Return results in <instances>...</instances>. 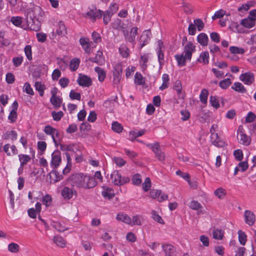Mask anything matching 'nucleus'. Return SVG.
Wrapping results in <instances>:
<instances>
[{
  "label": "nucleus",
  "mask_w": 256,
  "mask_h": 256,
  "mask_svg": "<svg viewBox=\"0 0 256 256\" xmlns=\"http://www.w3.org/2000/svg\"><path fill=\"white\" fill-rule=\"evenodd\" d=\"M102 194L104 196V198L108 200L112 198L114 195V190L106 186L102 187Z\"/></svg>",
  "instance_id": "obj_28"
},
{
  "label": "nucleus",
  "mask_w": 256,
  "mask_h": 256,
  "mask_svg": "<svg viewBox=\"0 0 256 256\" xmlns=\"http://www.w3.org/2000/svg\"><path fill=\"white\" fill-rule=\"evenodd\" d=\"M208 96V90L206 89H202L200 95V100L202 104H205L207 103Z\"/></svg>",
  "instance_id": "obj_44"
},
{
  "label": "nucleus",
  "mask_w": 256,
  "mask_h": 256,
  "mask_svg": "<svg viewBox=\"0 0 256 256\" xmlns=\"http://www.w3.org/2000/svg\"><path fill=\"white\" fill-rule=\"evenodd\" d=\"M80 60L77 58H73L71 60L70 63V68L72 71L76 70L80 66Z\"/></svg>",
  "instance_id": "obj_36"
},
{
  "label": "nucleus",
  "mask_w": 256,
  "mask_h": 256,
  "mask_svg": "<svg viewBox=\"0 0 256 256\" xmlns=\"http://www.w3.org/2000/svg\"><path fill=\"white\" fill-rule=\"evenodd\" d=\"M74 182L77 188L84 189L93 188L98 183L92 176L82 174H76Z\"/></svg>",
  "instance_id": "obj_2"
},
{
  "label": "nucleus",
  "mask_w": 256,
  "mask_h": 256,
  "mask_svg": "<svg viewBox=\"0 0 256 256\" xmlns=\"http://www.w3.org/2000/svg\"><path fill=\"white\" fill-rule=\"evenodd\" d=\"M20 164L24 166L30 160V157L26 154H20L18 156Z\"/></svg>",
  "instance_id": "obj_47"
},
{
  "label": "nucleus",
  "mask_w": 256,
  "mask_h": 256,
  "mask_svg": "<svg viewBox=\"0 0 256 256\" xmlns=\"http://www.w3.org/2000/svg\"><path fill=\"white\" fill-rule=\"evenodd\" d=\"M175 59L176 60L178 65L179 66H183L186 65V62H190L191 60H188L186 58V55L184 54H176L174 56Z\"/></svg>",
  "instance_id": "obj_24"
},
{
  "label": "nucleus",
  "mask_w": 256,
  "mask_h": 256,
  "mask_svg": "<svg viewBox=\"0 0 256 256\" xmlns=\"http://www.w3.org/2000/svg\"><path fill=\"white\" fill-rule=\"evenodd\" d=\"M232 84V81L230 78H226L222 80H220L219 83L220 86L222 89L228 88Z\"/></svg>",
  "instance_id": "obj_50"
},
{
  "label": "nucleus",
  "mask_w": 256,
  "mask_h": 256,
  "mask_svg": "<svg viewBox=\"0 0 256 256\" xmlns=\"http://www.w3.org/2000/svg\"><path fill=\"white\" fill-rule=\"evenodd\" d=\"M66 159H67V164L65 168L63 170V173L64 174H68L70 172L71 167V158L70 154L68 152L66 153Z\"/></svg>",
  "instance_id": "obj_57"
},
{
  "label": "nucleus",
  "mask_w": 256,
  "mask_h": 256,
  "mask_svg": "<svg viewBox=\"0 0 256 256\" xmlns=\"http://www.w3.org/2000/svg\"><path fill=\"white\" fill-rule=\"evenodd\" d=\"M25 54L28 60H32V46L30 45H27L24 48Z\"/></svg>",
  "instance_id": "obj_62"
},
{
  "label": "nucleus",
  "mask_w": 256,
  "mask_h": 256,
  "mask_svg": "<svg viewBox=\"0 0 256 256\" xmlns=\"http://www.w3.org/2000/svg\"><path fill=\"white\" fill-rule=\"evenodd\" d=\"M143 221V218L141 216L135 215L131 218L130 226L140 225Z\"/></svg>",
  "instance_id": "obj_42"
},
{
  "label": "nucleus",
  "mask_w": 256,
  "mask_h": 256,
  "mask_svg": "<svg viewBox=\"0 0 256 256\" xmlns=\"http://www.w3.org/2000/svg\"><path fill=\"white\" fill-rule=\"evenodd\" d=\"M238 241L240 244L244 246L247 240V236L246 233L242 230H239L238 232Z\"/></svg>",
  "instance_id": "obj_45"
},
{
  "label": "nucleus",
  "mask_w": 256,
  "mask_h": 256,
  "mask_svg": "<svg viewBox=\"0 0 256 256\" xmlns=\"http://www.w3.org/2000/svg\"><path fill=\"white\" fill-rule=\"evenodd\" d=\"M224 232L222 230L216 229L213 231V238L216 240H222L223 238Z\"/></svg>",
  "instance_id": "obj_53"
},
{
  "label": "nucleus",
  "mask_w": 256,
  "mask_h": 256,
  "mask_svg": "<svg viewBox=\"0 0 256 256\" xmlns=\"http://www.w3.org/2000/svg\"><path fill=\"white\" fill-rule=\"evenodd\" d=\"M80 43L82 48L86 53H90L91 48L89 43V40L86 38H82L80 39Z\"/></svg>",
  "instance_id": "obj_27"
},
{
  "label": "nucleus",
  "mask_w": 256,
  "mask_h": 256,
  "mask_svg": "<svg viewBox=\"0 0 256 256\" xmlns=\"http://www.w3.org/2000/svg\"><path fill=\"white\" fill-rule=\"evenodd\" d=\"M8 249L9 252L12 253H17L20 250V246L16 243H10L8 246Z\"/></svg>",
  "instance_id": "obj_51"
},
{
  "label": "nucleus",
  "mask_w": 256,
  "mask_h": 256,
  "mask_svg": "<svg viewBox=\"0 0 256 256\" xmlns=\"http://www.w3.org/2000/svg\"><path fill=\"white\" fill-rule=\"evenodd\" d=\"M94 71L98 74V81L103 82L106 77V72L104 70L101 68L96 66L94 68Z\"/></svg>",
  "instance_id": "obj_33"
},
{
  "label": "nucleus",
  "mask_w": 256,
  "mask_h": 256,
  "mask_svg": "<svg viewBox=\"0 0 256 256\" xmlns=\"http://www.w3.org/2000/svg\"><path fill=\"white\" fill-rule=\"evenodd\" d=\"M56 34L60 36H64L66 33V28L62 22H59L56 26Z\"/></svg>",
  "instance_id": "obj_30"
},
{
  "label": "nucleus",
  "mask_w": 256,
  "mask_h": 256,
  "mask_svg": "<svg viewBox=\"0 0 256 256\" xmlns=\"http://www.w3.org/2000/svg\"><path fill=\"white\" fill-rule=\"evenodd\" d=\"M151 36L152 34L150 30H145L142 32L139 40L141 48L149 43Z\"/></svg>",
  "instance_id": "obj_13"
},
{
  "label": "nucleus",
  "mask_w": 256,
  "mask_h": 256,
  "mask_svg": "<svg viewBox=\"0 0 256 256\" xmlns=\"http://www.w3.org/2000/svg\"><path fill=\"white\" fill-rule=\"evenodd\" d=\"M52 226L58 232H62L68 229L65 224L62 221H52Z\"/></svg>",
  "instance_id": "obj_22"
},
{
  "label": "nucleus",
  "mask_w": 256,
  "mask_h": 256,
  "mask_svg": "<svg viewBox=\"0 0 256 256\" xmlns=\"http://www.w3.org/2000/svg\"><path fill=\"white\" fill-rule=\"evenodd\" d=\"M119 51L122 56L124 58H127L129 56L128 49L124 44L120 45Z\"/></svg>",
  "instance_id": "obj_55"
},
{
  "label": "nucleus",
  "mask_w": 256,
  "mask_h": 256,
  "mask_svg": "<svg viewBox=\"0 0 256 256\" xmlns=\"http://www.w3.org/2000/svg\"><path fill=\"white\" fill-rule=\"evenodd\" d=\"M209 58V54L208 52H202L200 55L199 58H198V61L200 63H202L203 64H206L208 63Z\"/></svg>",
  "instance_id": "obj_37"
},
{
  "label": "nucleus",
  "mask_w": 256,
  "mask_h": 256,
  "mask_svg": "<svg viewBox=\"0 0 256 256\" xmlns=\"http://www.w3.org/2000/svg\"><path fill=\"white\" fill-rule=\"evenodd\" d=\"M58 88L56 87L52 88L50 90L52 96L50 98V102L54 107L56 108L60 107L62 100V98L58 96Z\"/></svg>",
  "instance_id": "obj_7"
},
{
  "label": "nucleus",
  "mask_w": 256,
  "mask_h": 256,
  "mask_svg": "<svg viewBox=\"0 0 256 256\" xmlns=\"http://www.w3.org/2000/svg\"><path fill=\"white\" fill-rule=\"evenodd\" d=\"M23 92L30 96L34 95V92L28 82H25L23 88Z\"/></svg>",
  "instance_id": "obj_54"
},
{
  "label": "nucleus",
  "mask_w": 256,
  "mask_h": 256,
  "mask_svg": "<svg viewBox=\"0 0 256 256\" xmlns=\"http://www.w3.org/2000/svg\"><path fill=\"white\" fill-rule=\"evenodd\" d=\"M61 162L62 156L60 152L58 150H54L52 154L51 167L53 168H56L60 166Z\"/></svg>",
  "instance_id": "obj_9"
},
{
  "label": "nucleus",
  "mask_w": 256,
  "mask_h": 256,
  "mask_svg": "<svg viewBox=\"0 0 256 256\" xmlns=\"http://www.w3.org/2000/svg\"><path fill=\"white\" fill-rule=\"evenodd\" d=\"M232 88L239 93L244 94L246 92V90L243 84L240 82H235L232 86Z\"/></svg>",
  "instance_id": "obj_32"
},
{
  "label": "nucleus",
  "mask_w": 256,
  "mask_h": 256,
  "mask_svg": "<svg viewBox=\"0 0 256 256\" xmlns=\"http://www.w3.org/2000/svg\"><path fill=\"white\" fill-rule=\"evenodd\" d=\"M210 140L212 143L215 146L217 147L222 148L224 147L226 144V142L222 140L218 136V134H216V136L214 138H213L212 134H211L210 136Z\"/></svg>",
  "instance_id": "obj_29"
},
{
  "label": "nucleus",
  "mask_w": 256,
  "mask_h": 256,
  "mask_svg": "<svg viewBox=\"0 0 256 256\" xmlns=\"http://www.w3.org/2000/svg\"><path fill=\"white\" fill-rule=\"evenodd\" d=\"M197 40L200 45L206 46L208 40V36L204 33H200L197 36Z\"/></svg>",
  "instance_id": "obj_35"
},
{
  "label": "nucleus",
  "mask_w": 256,
  "mask_h": 256,
  "mask_svg": "<svg viewBox=\"0 0 256 256\" xmlns=\"http://www.w3.org/2000/svg\"><path fill=\"white\" fill-rule=\"evenodd\" d=\"M42 202L46 208H48L52 205V196L49 194H46L42 196Z\"/></svg>",
  "instance_id": "obj_34"
},
{
  "label": "nucleus",
  "mask_w": 256,
  "mask_h": 256,
  "mask_svg": "<svg viewBox=\"0 0 256 256\" xmlns=\"http://www.w3.org/2000/svg\"><path fill=\"white\" fill-rule=\"evenodd\" d=\"M240 24L246 28H252L255 25V22L250 18H246L242 20Z\"/></svg>",
  "instance_id": "obj_40"
},
{
  "label": "nucleus",
  "mask_w": 256,
  "mask_h": 256,
  "mask_svg": "<svg viewBox=\"0 0 256 256\" xmlns=\"http://www.w3.org/2000/svg\"><path fill=\"white\" fill-rule=\"evenodd\" d=\"M136 70L134 66H129L126 70V76L127 78H130Z\"/></svg>",
  "instance_id": "obj_64"
},
{
  "label": "nucleus",
  "mask_w": 256,
  "mask_h": 256,
  "mask_svg": "<svg viewBox=\"0 0 256 256\" xmlns=\"http://www.w3.org/2000/svg\"><path fill=\"white\" fill-rule=\"evenodd\" d=\"M78 84L82 87H89L92 84L91 78L87 75L79 74L77 79Z\"/></svg>",
  "instance_id": "obj_11"
},
{
  "label": "nucleus",
  "mask_w": 256,
  "mask_h": 256,
  "mask_svg": "<svg viewBox=\"0 0 256 256\" xmlns=\"http://www.w3.org/2000/svg\"><path fill=\"white\" fill-rule=\"evenodd\" d=\"M10 22L14 26H20L22 22V18L19 16H12Z\"/></svg>",
  "instance_id": "obj_52"
},
{
  "label": "nucleus",
  "mask_w": 256,
  "mask_h": 256,
  "mask_svg": "<svg viewBox=\"0 0 256 256\" xmlns=\"http://www.w3.org/2000/svg\"><path fill=\"white\" fill-rule=\"evenodd\" d=\"M17 133L15 130H11L7 131L4 135V138L6 140H10L14 141L17 138Z\"/></svg>",
  "instance_id": "obj_38"
},
{
  "label": "nucleus",
  "mask_w": 256,
  "mask_h": 256,
  "mask_svg": "<svg viewBox=\"0 0 256 256\" xmlns=\"http://www.w3.org/2000/svg\"><path fill=\"white\" fill-rule=\"evenodd\" d=\"M188 206L190 208L194 210H198L200 212L201 211V209L202 208L201 204L198 201L194 200L190 202Z\"/></svg>",
  "instance_id": "obj_49"
},
{
  "label": "nucleus",
  "mask_w": 256,
  "mask_h": 256,
  "mask_svg": "<svg viewBox=\"0 0 256 256\" xmlns=\"http://www.w3.org/2000/svg\"><path fill=\"white\" fill-rule=\"evenodd\" d=\"M116 219L118 222H122L128 225L131 222V218L123 212H118L116 216Z\"/></svg>",
  "instance_id": "obj_23"
},
{
  "label": "nucleus",
  "mask_w": 256,
  "mask_h": 256,
  "mask_svg": "<svg viewBox=\"0 0 256 256\" xmlns=\"http://www.w3.org/2000/svg\"><path fill=\"white\" fill-rule=\"evenodd\" d=\"M42 210V204L40 202H36L35 205V209L30 208L28 210V214L30 217L35 218L36 217L38 213H40Z\"/></svg>",
  "instance_id": "obj_20"
},
{
  "label": "nucleus",
  "mask_w": 256,
  "mask_h": 256,
  "mask_svg": "<svg viewBox=\"0 0 256 256\" xmlns=\"http://www.w3.org/2000/svg\"><path fill=\"white\" fill-rule=\"evenodd\" d=\"M18 104L16 100H14L8 108L9 114L8 120L10 123L15 122L18 118Z\"/></svg>",
  "instance_id": "obj_5"
},
{
  "label": "nucleus",
  "mask_w": 256,
  "mask_h": 256,
  "mask_svg": "<svg viewBox=\"0 0 256 256\" xmlns=\"http://www.w3.org/2000/svg\"><path fill=\"white\" fill-rule=\"evenodd\" d=\"M237 138L239 143L248 146L250 143V138L246 133L242 126H239L237 131Z\"/></svg>",
  "instance_id": "obj_4"
},
{
  "label": "nucleus",
  "mask_w": 256,
  "mask_h": 256,
  "mask_svg": "<svg viewBox=\"0 0 256 256\" xmlns=\"http://www.w3.org/2000/svg\"><path fill=\"white\" fill-rule=\"evenodd\" d=\"M152 218L158 222L160 224H164V220L162 217L157 213L155 210H152Z\"/></svg>",
  "instance_id": "obj_59"
},
{
  "label": "nucleus",
  "mask_w": 256,
  "mask_h": 256,
  "mask_svg": "<svg viewBox=\"0 0 256 256\" xmlns=\"http://www.w3.org/2000/svg\"><path fill=\"white\" fill-rule=\"evenodd\" d=\"M34 87L36 90L38 91L40 95L42 96L44 94V90L46 88L45 86L41 82H36L34 84Z\"/></svg>",
  "instance_id": "obj_46"
},
{
  "label": "nucleus",
  "mask_w": 256,
  "mask_h": 256,
  "mask_svg": "<svg viewBox=\"0 0 256 256\" xmlns=\"http://www.w3.org/2000/svg\"><path fill=\"white\" fill-rule=\"evenodd\" d=\"M230 51L234 54H242L244 52V48L234 46L230 48Z\"/></svg>",
  "instance_id": "obj_61"
},
{
  "label": "nucleus",
  "mask_w": 256,
  "mask_h": 256,
  "mask_svg": "<svg viewBox=\"0 0 256 256\" xmlns=\"http://www.w3.org/2000/svg\"><path fill=\"white\" fill-rule=\"evenodd\" d=\"M42 194L40 191L33 190L30 192L28 194V198L31 200L32 202L42 198Z\"/></svg>",
  "instance_id": "obj_26"
},
{
  "label": "nucleus",
  "mask_w": 256,
  "mask_h": 256,
  "mask_svg": "<svg viewBox=\"0 0 256 256\" xmlns=\"http://www.w3.org/2000/svg\"><path fill=\"white\" fill-rule=\"evenodd\" d=\"M226 190L222 188H220L216 190L214 192V194L220 199L224 198L226 196Z\"/></svg>",
  "instance_id": "obj_43"
},
{
  "label": "nucleus",
  "mask_w": 256,
  "mask_h": 256,
  "mask_svg": "<svg viewBox=\"0 0 256 256\" xmlns=\"http://www.w3.org/2000/svg\"><path fill=\"white\" fill-rule=\"evenodd\" d=\"M102 16V11L96 8L90 10L86 13V16L90 18L95 20L96 18H100Z\"/></svg>",
  "instance_id": "obj_19"
},
{
  "label": "nucleus",
  "mask_w": 256,
  "mask_h": 256,
  "mask_svg": "<svg viewBox=\"0 0 256 256\" xmlns=\"http://www.w3.org/2000/svg\"><path fill=\"white\" fill-rule=\"evenodd\" d=\"M162 249L164 252L165 256H172L175 250L174 247L170 244H164L162 246Z\"/></svg>",
  "instance_id": "obj_25"
},
{
  "label": "nucleus",
  "mask_w": 256,
  "mask_h": 256,
  "mask_svg": "<svg viewBox=\"0 0 256 256\" xmlns=\"http://www.w3.org/2000/svg\"><path fill=\"white\" fill-rule=\"evenodd\" d=\"M94 62L100 65H102L104 64V59L103 56L102 52V51L98 50L97 52V54Z\"/></svg>",
  "instance_id": "obj_48"
},
{
  "label": "nucleus",
  "mask_w": 256,
  "mask_h": 256,
  "mask_svg": "<svg viewBox=\"0 0 256 256\" xmlns=\"http://www.w3.org/2000/svg\"><path fill=\"white\" fill-rule=\"evenodd\" d=\"M134 82L136 85H142L145 83V78L140 72H136L134 75Z\"/></svg>",
  "instance_id": "obj_41"
},
{
  "label": "nucleus",
  "mask_w": 256,
  "mask_h": 256,
  "mask_svg": "<svg viewBox=\"0 0 256 256\" xmlns=\"http://www.w3.org/2000/svg\"><path fill=\"white\" fill-rule=\"evenodd\" d=\"M4 151L8 156L16 155L18 154V150L14 145L10 146L7 144L4 145L3 147Z\"/></svg>",
  "instance_id": "obj_21"
},
{
  "label": "nucleus",
  "mask_w": 256,
  "mask_h": 256,
  "mask_svg": "<svg viewBox=\"0 0 256 256\" xmlns=\"http://www.w3.org/2000/svg\"><path fill=\"white\" fill-rule=\"evenodd\" d=\"M112 182L115 185L122 186L130 182V178L122 176L118 170L114 171L110 175Z\"/></svg>",
  "instance_id": "obj_3"
},
{
  "label": "nucleus",
  "mask_w": 256,
  "mask_h": 256,
  "mask_svg": "<svg viewBox=\"0 0 256 256\" xmlns=\"http://www.w3.org/2000/svg\"><path fill=\"white\" fill-rule=\"evenodd\" d=\"M173 88L176 92L179 98L184 99L185 96V92L182 90V84L180 80L176 81L174 86Z\"/></svg>",
  "instance_id": "obj_18"
},
{
  "label": "nucleus",
  "mask_w": 256,
  "mask_h": 256,
  "mask_svg": "<svg viewBox=\"0 0 256 256\" xmlns=\"http://www.w3.org/2000/svg\"><path fill=\"white\" fill-rule=\"evenodd\" d=\"M42 14V9L37 6H32L24 10L28 26L30 29L36 31L39 29V20Z\"/></svg>",
  "instance_id": "obj_1"
},
{
  "label": "nucleus",
  "mask_w": 256,
  "mask_h": 256,
  "mask_svg": "<svg viewBox=\"0 0 256 256\" xmlns=\"http://www.w3.org/2000/svg\"><path fill=\"white\" fill-rule=\"evenodd\" d=\"M244 218L245 222L250 226H252L254 224L256 221V216L250 210H246L244 212Z\"/></svg>",
  "instance_id": "obj_16"
},
{
  "label": "nucleus",
  "mask_w": 256,
  "mask_h": 256,
  "mask_svg": "<svg viewBox=\"0 0 256 256\" xmlns=\"http://www.w3.org/2000/svg\"><path fill=\"white\" fill-rule=\"evenodd\" d=\"M210 102L212 106L216 109H218L220 106L219 100L215 96H210Z\"/></svg>",
  "instance_id": "obj_58"
},
{
  "label": "nucleus",
  "mask_w": 256,
  "mask_h": 256,
  "mask_svg": "<svg viewBox=\"0 0 256 256\" xmlns=\"http://www.w3.org/2000/svg\"><path fill=\"white\" fill-rule=\"evenodd\" d=\"M150 58V54L146 53L142 54L139 60V64L142 70L144 72L147 67L148 60Z\"/></svg>",
  "instance_id": "obj_17"
},
{
  "label": "nucleus",
  "mask_w": 256,
  "mask_h": 256,
  "mask_svg": "<svg viewBox=\"0 0 256 256\" xmlns=\"http://www.w3.org/2000/svg\"><path fill=\"white\" fill-rule=\"evenodd\" d=\"M152 186V182L149 178H146L144 182L142 184V187L144 191H148Z\"/></svg>",
  "instance_id": "obj_56"
},
{
  "label": "nucleus",
  "mask_w": 256,
  "mask_h": 256,
  "mask_svg": "<svg viewBox=\"0 0 256 256\" xmlns=\"http://www.w3.org/2000/svg\"><path fill=\"white\" fill-rule=\"evenodd\" d=\"M112 128L114 132L118 133L122 132L123 130L122 126L116 122H114L112 123Z\"/></svg>",
  "instance_id": "obj_60"
},
{
  "label": "nucleus",
  "mask_w": 256,
  "mask_h": 256,
  "mask_svg": "<svg viewBox=\"0 0 256 256\" xmlns=\"http://www.w3.org/2000/svg\"><path fill=\"white\" fill-rule=\"evenodd\" d=\"M61 195L64 199L66 200H70L72 199L74 196H77V192L73 188L64 186L62 190Z\"/></svg>",
  "instance_id": "obj_10"
},
{
  "label": "nucleus",
  "mask_w": 256,
  "mask_h": 256,
  "mask_svg": "<svg viewBox=\"0 0 256 256\" xmlns=\"http://www.w3.org/2000/svg\"><path fill=\"white\" fill-rule=\"evenodd\" d=\"M54 242L58 246L64 248L66 246L65 240L60 236H56L53 238Z\"/></svg>",
  "instance_id": "obj_39"
},
{
  "label": "nucleus",
  "mask_w": 256,
  "mask_h": 256,
  "mask_svg": "<svg viewBox=\"0 0 256 256\" xmlns=\"http://www.w3.org/2000/svg\"><path fill=\"white\" fill-rule=\"evenodd\" d=\"M44 131L47 135L50 136L55 145L57 146L59 141V132L57 129L50 126L44 127Z\"/></svg>",
  "instance_id": "obj_6"
},
{
  "label": "nucleus",
  "mask_w": 256,
  "mask_h": 256,
  "mask_svg": "<svg viewBox=\"0 0 256 256\" xmlns=\"http://www.w3.org/2000/svg\"><path fill=\"white\" fill-rule=\"evenodd\" d=\"M138 30L137 27H132L130 31H124V34L126 40L130 42H134L136 36L138 34Z\"/></svg>",
  "instance_id": "obj_14"
},
{
  "label": "nucleus",
  "mask_w": 256,
  "mask_h": 256,
  "mask_svg": "<svg viewBox=\"0 0 256 256\" xmlns=\"http://www.w3.org/2000/svg\"><path fill=\"white\" fill-rule=\"evenodd\" d=\"M50 176L51 183L56 182L62 178V175L60 174L56 170H52L50 173Z\"/></svg>",
  "instance_id": "obj_31"
},
{
  "label": "nucleus",
  "mask_w": 256,
  "mask_h": 256,
  "mask_svg": "<svg viewBox=\"0 0 256 256\" xmlns=\"http://www.w3.org/2000/svg\"><path fill=\"white\" fill-rule=\"evenodd\" d=\"M239 78L245 84L250 85L254 81V75L250 72H246L240 74Z\"/></svg>",
  "instance_id": "obj_15"
},
{
  "label": "nucleus",
  "mask_w": 256,
  "mask_h": 256,
  "mask_svg": "<svg viewBox=\"0 0 256 256\" xmlns=\"http://www.w3.org/2000/svg\"><path fill=\"white\" fill-rule=\"evenodd\" d=\"M196 51V46L191 42H188L184 46L183 54L186 55V58L191 60L192 54Z\"/></svg>",
  "instance_id": "obj_12"
},
{
  "label": "nucleus",
  "mask_w": 256,
  "mask_h": 256,
  "mask_svg": "<svg viewBox=\"0 0 256 256\" xmlns=\"http://www.w3.org/2000/svg\"><path fill=\"white\" fill-rule=\"evenodd\" d=\"M10 6V10L12 12H15L23 10L26 4L22 0H6Z\"/></svg>",
  "instance_id": "obj_8"
},
{
  "label": "nucleus",
  "mask_w": 256,
  "mask_h": 256,
  "mask_svg": "<svg viewBox=\"0 0 256 256\" xmlns=\"http://www.w3.org/2000/svg\"><path fill=\"white\" fill-rule=\"evenodd\" d=\"M145 133V130H142L140 131H132L130 132V138L133 139L137 137H139L143 135Z\"/></svg>",
  "instance_id": "obj_63"
}]
</instances>
